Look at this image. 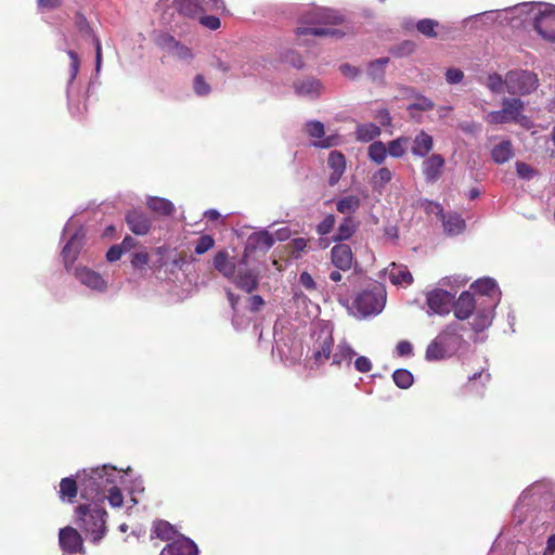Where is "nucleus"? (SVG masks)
<instances>
[{
  "mask_svg": "<svg viewBox=\"0 0 555 555\" xmlns=\"http://www.w3.org/2000/svg\"><path fill=\"white\" fill-rule=\"evenodd\" d=\"M122 476L113 466L104 465L85 472V477L80 479L81 495L87 499H95L100 495L105 498V493L115 483H119Z\"/></svg>",
  "mask_w": 555,
  "mask_h": 555,
  "instance_id": "1",
  "label": "nucleus"
},
{
  "mask_svg": "<svg viewBox=\"0 0 555 555\" xmlns=\"http://www.w3.org/2000/svg\"><path fill=\"white\" fill-rule=\"evenodd\" d=\"M78 526L85 531L89 539L98 543L106 532V512L96 505H80L76 509Z\"/></svg>",
  "mask_w": 555,
  "mask_h": 555,
  "instance_id": "2",
  "label": "nucleus"
},
{
  "mask_svg": "<svg viewBox=\"0 0 555 555\" xmlns=\"http://www.w3.org/2000/svg\"><path fill=\"white\" fill-rule=\"evenodd\" d=\"M461 326L450 324L427 347L426 359L429 361L442 360L455 352L461 344L459 332Z\"/></svg>",
  "mask_w": 555,
  "mask_h": 555,
  "instance_id": "3",
  "label": "nucleus"
},
{
  "mask_svg": "<svg viewBox=\"0 0 555 555\" xmlns=\"http://www.w3.org/2000/svg\"><path fill=\"white\" fill-rule=\"evenodd\" d=\"M159 10L175 9L179 14L188 17H197L207 11H224L223 0H159Z\"/></svg>",
  "mask_w": 555,
  "mask_h": 555,
  "instance_id": "4",
  "label": "nucleus"
},
{
  "mask_svg": "<svg viewBox=\"0 0 555 555\" xmlns=\"http://www.w3.org/2000/svg\"><path fill=\"white\" fill-rule=\"evenodd\" d=\"M386 301V293L380 285H375L371 289L360 293L353 301V309L362 317L378 314Z\"/></svg>",
  "mask_w": 555,
  "mask_h": 555,
  "instance_id": "5",
  "label": "nucleus"
},
{
  "mask_svg": "<svg viewBox=\"0 0 555 555\" xmlns=\"http://www.w3.org/2000/svg\"><path fill=\"white\" fill-rule=\"evenodd\" d=\"M506 92L513 95H527L539 87L538 76L529 70H509L504 77Z\"/></svg>",
  "mask_w": 555,
  "mask_h": 555,
  "instance_id": "6",
  "label": "nucleus"
},
{
  "mask_svg": "<svg viewBox=\"0 0 555 555\" xmlns=\"http://www.w3.org/2000/svg\"><path fill=\"white\" fill-rule=\"evenodd\" d=\"M531 20L535 30L546 40L555 41V7L530 5Z\"/></svg>",
  "mask_w": 555,
  "mask_h": 555,
  "instance_id": "7",
  "label": "nucleus"
},
{
  "mask_svg": "<svg viewBox=\"0 0 555 555\" xmlns=\"http://www.w3.org/2000/svg\"><path fill=\"white\" fill-rule=\"evenodd\" d=\"M455 293L446 291L441 286L429 291L426 294V305L428 314L444 315L450 312V307L454 300Z\"/></svg>",
  "mask_w": 555,
  "mask_h": 555,
  "instance_id": "8",
  "label": "nucleus"
},
{
  "mask_svg": "<svg viewBox=\"0 0 555 555\" xmlns=\"http://www.w3.org/2000/svg\"><path fill=\"white\" fill-rule=\"evenodd\" d=\"M245 260L246 256L242 259V262L237 267V270L231 281L242 291L251 293L258 287L259 273L254 269L243 268L242 264H245Z\"/></svg>",
  "mask_w": 555,
  "mask_h": 555,
  "instance_id": "9",
  "label": "nucleus"
},
{
  "mask_svg": "<svg viewBox=\"0 0 555 555\" xmlns=\"http://www.w3.org/2000/svg\"><path fill=\"white\" fill-rule=\"evenodd\" d=\"M331 261L340 271H349L354 262L351 247L347 244H337L331 250Z\"/></svg>",
  "mask_w": 555,
  "mask_h": 555,
  "instance_id": "10",
  "label": "nucleus"
},
{
  "mask_svg": "<svg viewBox=\"0 0 555 555\" xmlns=\"http://www.w3.org/2000/svg\"><path fill=\"white\" fill-rule=\"evenodd\" d=\"M61 547L69 553H79L82 548V538L80 533L72 528L66 527L60 530L59 534Z\"/></svg>",
  "mask_w": 555,
  "mask_h": 555,
  "instance_id": "11",
  "label": "nucleus"
},
{
  "mask_svg": "<svg viewBox=\"0 0 555 555\" xmlns=\"http://www.w3.org/2000/svg\"><path fill=\"white\" fill-rule=\"evenodd\" d=\"M306 131L308 132V134L310 137L320 139V141H317L313 143V145L317 147L327 149V147L336 145V143H337L336 137L324 138V134H325L324 125L321 121L313 120V121L307 122Z\"/></svg>",
  "mask_w": 555,
  "mask_h": 555,
  "instance_id": "12",
  "label": "nucleus"
},
{
  "mask_svg": "<svg viewBox=\"0 0 555 555\" xmlns=\"http://www.w3.org/2000/svg\"><path fill=\"white\" fill-rule=\"evenodd\" d=\"M444 158L440 154H433L422 164V171L429 182L437 181L442 175Z\"/></svg>",
  "mask_w": 555,
  "mask_h": 555,
  "instance_id": "13",
  "label": "nucleus"
},
{
  "mask_svg": "<svg viewBox=\"0 0 555 555\" xmlns=\"http://www.w3.org/2000/svg\"><path fill=\"white\" fill-rule=\"evenodd\" d=\"M129 229L137 235H145L151 229L150 218L141 211L132 210L126 216Z\"/></svg>",
  "mask_w": 555,
  "mask_h": 555,
  "instance_id": "14",
  "label": "nucleus"
},
{
  "mask_svg": "<svg viewBox=\"0 0 555 555\" xmlns=\"http://www.w3.org/2000/svg\"><path fill=\"white\" fill-rule=\"evenodd\" d=\"M384 275L395 285H410L413 281L412 274L408 268L395 262L384 270Z\"/></svg>",
  "mask_w": 555,
  "mask_h": 555,
  "instance_id": "15",
  "label": "nucleus"
},
{
  "mask_svg": "<svg viewBox=\"0 0 555 555\" xmlns=\"http://www.w3.org/2000/svg\"><path fill=\"white\" fill-rule=\"evenodd\" d=\"M75 275L81 284L91 289L104 291L106 288V282L103 278L92 270L87 268H77Z\"/></svg>",
  "mask_w": 555,
  "mask_h": 555,
  "instance_id": "16",
  "label": "nucleus"
},
{
  "mask_svg": "<svg viewBox=\"0 0 555 555\" xmlns=\"http://www.w3.org/2000/svg\"><path fill=\"white\" fill-rule=\"evenodd\" d=\"M83 236L81 229L76 231L63 248L62 255L66 267L76 260L83 244Z\"/></svg>",
  "mask_w": 555,
  "mask_h": 555,
  "instance_id": "17",
  "label": "nucleus"
},
{
  "mask_svg": "<svg viewBox=\"0 0 555 555\" xmlns=\"http://www.w3.org/2000/svg\"><path fill=\"white\" fill-rule=\"evenodd\" d=\"M166 553L169 555H197V546L192 540L182 537L164 548L160 555H166Z\"/></svg>",
  "mask_w": 555,
  "mask_h": 555,
  "instance_id": "18",
  "label": "nucleus"
},
{
  "mask_svg": "<svg viewBox=\"0 0 555 555\" xmlns=\"http://www.w3.org/2000/svg\"><path fill=\"white\" fill-rule=\"evenodd\" d=\"M476 308V301L469 292H463L454 302V314L459 320L468 319Z\"/></svg>",
  "mask_w": 555,
  "mask_h": 555,
  "instance_id": "19",
  "label": "nucleus"
},
{
  "mask_svg": "<svg viewBox=\"0 0 555 555\" xmlns=\"http://www.w3.org/2000/svg\"><path fill=\"white\" fill-rule=\"evenodd\" d=\"M328 167L333 170L328 178V183L335 185L346 169L345 156L337 151H332L327 159Z\"/></svg>",
  "mask_w": 555,
  "mask_h": 555,
  "instance_id": "20",
  "label": "nucleus"
},
{
  "mask_svg": "<svg viewBox=\"0 0 555 555\" xmlns=\"http://www.w3.org/2000/svg\"><path fill=\"white\" fill-rule=\"evenodd\" d=\"M434 147V139L430 134L421 130L413 140L411 152L418 157H425Z\"/></svg>",
  "mask_w": 555,
  "mask_h": 555,
  "instance_id": "21",
  "label": "nucleus"
},
{
  "mask_svg": "<svg viewBox=\"0 0 555 555\" xmlns=\"http://www.w3.org/2000/svg\"><path fill=\"white\" fill-rule=\"evenodd\" d=\"M295 91L300 96L314 99L320 95L322 86L314 78L298 80L294 83Z\"/></svg>",
  "mask_w": 555,
  "mask_h": 555,
  "instance_id": "22",
  "label": "nucleus"
},
{
  "mask_svg": "<svg viewBox=\"0 0 555 555\" xmlns=\"http://www.w3.org/2000/svg\"><path fill=\"white\" fill-rule=\"evenodd\" d=\"M214 267L218 270L223 276L231 279L234 276L237 267L235 263L229 260V255L225 251H219L214 258Z\"/></svg>",
  "mask_w": 555,
  "mask_h": 555,
  "instance_id": "23",
  "label": "nucleus"
},
{
  "mask_svg": "<svg viewBox=\"0 0 555 555\" xmlns=\"http://www.w3.org/2000/svg\"><path fill=\"white\" fill-rule=\"evenodd\" d=\"M502 107L512 121H518L525 108V103L520 99L505 98L502 101Z\"/></svg>",
  "mask_w": 555,
  "mask_h": 555,
  "instance_id": "24",
  "label": "nucleus"
},
{
  "mask_svg": "<svg viewBox=\"0 0 555 555\" xmlns=\"http://www.w3.org/2000/svg\"><path fill=\"white\" fill-rule=\"evenodd\" d=\"M353 356H356L354 350L347 343L343 341L337 345L333 353V364L337 366L344 363L350 365Z\"/></svg>",
  "mask_w": 555,
  "mask_h": 555,
  "instance_id": "25",
  "label": "nucleus"
},
{
  "mask_svg": "<svg viewBox=\"0 0 555 555\" xmlns=\"http://www.w3.org/2000/svg\"><path fill=\"white\" fill-rule=\"evenodd\" d=\"M444 231L450 235H457L465 229L464 219L456 214H449L442 217Z\"/></svg>",
  "mask_w": 555,
  "mask_h": 555,
  "instance_id": "26",
  "label": "nucleus"
},
{
  "mask_svg": "<svg viewBox=\"0 0 555 555\" xmlns=\"http://www.w3.org/2000/svg\"><path fill=\"white\" fill-rule=\"evenodd\" d=\"M470 287L483 296L494 297L500 295L495 281L490 278L479 279L473 283Z\"/></svg>",
  "mask_w": 555,
  "mask_h": 555,
  "instance_id": "27",
  "label": "nucleus"
},
{
  "mask_svg": "<svg viewBox=\"0 0 555 555\" xmlns=\"http://www.w3.org/2000/svg\"><path fill=\"white\" fill-rule=\"evenodd\" d=\"M146 204L151 210L159 215L170 216L175 211L173 204L170 201L163 197H150Z\"/></svg>",
  "mask_w": 555,
  "mask_h": 555,
  "instance_id": "28",
  "label": "nucleus"
},
{
  "mask_svg": "<svg viewBox=\"0 0 555 555\" xmlns=\"http://www.w3.org/2000/svg\"><path fill=\"white\" fill-rule=\"evenodd\" d=\"M380 134V129L372 122L362 124L357 127L356 138L358 141L369 142Z\"/></svg>",
  "mask_w": 555,
  "mask_h": 555,
  "instance_id": "29",
  "label": "nucleus"
},
{
  "mask_svg": "<svg viewBox=\"0 0 555 555\" xmlns=\"http://www.w3.org/2000/svg\"><path fill=\"white\" fill-rule=\"evenodd\" d=\"M492 158L498 164H503L507 162L513 156L512 144L508 141H503L496 144L492 152Z\"/></svg>",
  "mask_w": 555,
  "mask_h": 555,
  "instance_id": "30",
  "label": "nucleus"
},
{
  "mask_svg": "<svg viewBox=\"0 0 555 555\" xmlns=\"http://www.w3.org/2000/svg\"><path fill=\"white\" fill-rule=\"evenodd\" d=\"M339 22L340 17L337 14L325 9L318 10L311 18L307 20V23L311 24H338Z\"/></svg>",
  "mask_w": 555,
  "mask_h": 555,
  "instance_id": "31",
  "label": "nucleus"
},
{
  "mask_svg": "<svg viewBox=\"0 0 555 555\" xmlns=\"http://www.w3.org/2000/svg\"><path fill=\"white\" fill-rule=\"evenodd\" d=\"M388 63V57H380L371 62L367 67L369 76L375 81H382L385 74V67Z\"/></svg>",
  "mask_w": 555,
  "mask_h": 555,
  "instance_id": "32",
  "label": "nucleus"
},
{
  "mask_svg": "<svg viewBox=\"0 0 555 555\" xmlns=\"http://www.w3.org/2000/svg\"><path fill=\"white\" fill-rule=\"evenodd\" d=\"M297 35H313V36H341V33L334 28H324L318 26H301L297 28Z\"/></svg>",
  "mask_w": 555,
  "mask_h": 555,
  "instance_id": "33",
  "label": "nucleus"
},
{
  "mask_svg": "<svg viewBox=\"0 0 555 555\" xmlns=\"http://www.w3.org/2000/svg\"><path fill=\"white\" fill-rule=\"evenodd\" d=\"M356 228L357 225L351 218H345L337 229L334 241L341 242L349 240L356 232Z\"/></svg>",
  "mask_w": 555,
  "mask_h": 555,
  "instance_id": "34",
  "label": "nucleus"
},
{
  "mask_svg": "<svg viewBox=\"0 0 555 555\" xmlns=\"http://www.w3.org/2000/svg\"><path fill=\"white\" fill-rule=\"evenodd\" d=\"M408 137H399L388 143L387 151L391 157L399 158L402 157L409 145Z\"/></svg>",
  "mask_w": 555,
  "mask_h": 555,
  "instance_id": "35",
  "label": "nucleus"
},
{
  "mask_svg": "<svg viewBox=\"0 0 555 555\" xmlns=\"http://www.w3.org/2000/svg\"><path fill=\"white\" fill-rule=\"evenodd\" d=\"M249 242H253L254 245L258 248L268 250L274 244V236L268 231H260L250 235Z\"/></svg>",
  "mask_w": 555,
  "mask_h": 555,
  "instance_id": "36",
  "label": "nucleus"
},
{
  "mask_svg": "<svg viewBox=\"0 0 555 555\" xmlns=\"http://www.w3.org/2000/svg\"><path fill=\"white\" fill-rule=\"evenodd\" d=\"M360 207V198L357 195H347L339 199L336 208L340 214H352Z\"/></svg>",
  "mask_w": 555,
  "mask_h": 555,
  "instance_id": "37",
  "label": "nucleus"
},
{
  "mask_svg": "<svg viewBox=\"0 0 555 555\" xmlns=\"http://www.w3.org/2000/svg\"><path fill=\"white\" fill-rule=\"evenodd\" d=\"M387 153V147L382 141L373 142L367 149L370 159L378 165L384 163Z\"/></svg>",
  "mask_w": 555,
  "mask_h": 555,
  "instance_id": "38",
  "label": "nucleus"
},
{
  "mask_svg": "<svg viewBox=\"0 0 555 555\" xmlns=\"http://www.w3.org/2000/svg\"><path fill=\"white\" fill-rule=\"evenodd\" d=\"M392 179V172L387 168L383 167L378 169L372 177L373 188L380 191L387 183Z\"/></svg>",
  "mask_w": 555,
  "mask_h": 555,
  "instance_id": "39",
  "label": "nucleus"
},
{
  "mask_svg": "<svg viewBox=\"0 0 555 555\" xmlns=\"http://www.w3.org/2000/svg\"><path fill=\"white\" fill-rule=\"evenodd\" d=\"M60 495L62 499L73 500L77 495V482L73 478H63L60 483Z\"/></svg>",
  "mask_w": 555,
  "mask_h": 555,
  "instance_id": "40",
  "label": "nucleus"
},
{
  "mask_svg": "<svg viewBox=\"0 0 555 555\" xmlns=\"http://www.w3.org/2000/svg\"><path fill=\"white\" fill-rule=\"evenodd\" d=\"M438 25V22L435 20L424 18L416 24V28L424 36L428 38H436L438 36L436 31Z\"/></svg>",
  "mask_w": 555,
  "mask_h": 555,
  "instance_id": "41",
  "label": "nucleus"
},
{
  "mask_svg": "<svg viewBox=\"0 0 555 555\" xmlns=\"http://www.w3.org/2000/svg\"><path fill=\"white\" fill-rule=\"evenodd\" d=\"M154 533L157 538L168 541L173 538L175 530L168 521L159 520L154 525Z\"/></svg>",
  "mask_w": 555,
  "mask_h": 555,
  "instance_id": "42",
  "label": "nucleus"
},
{
  "mask_svg": "<svg viewBox=\"0 0 555 555\" xmlns=\"http://www.w3.org/2000/svg\"><path fill=\"white\" fill-rule=\"evenodd\" d=\"M395 384L402 389L409 388L413 384V375L408 370H397L392 374Z\"/></svg>",
  "mask_w": 555,
  "mask_h": 555,
  "instance_id": "43",
  "label": "nucleus"
},
{
  "mask_svg": "<svg viewBox=\"0 0 555 555\" xmlns=\"http://www.w3.org/2000/svg\"><path fill=\"white\" fill-rule=\"evenodd\" d=\"M286 248L294 258H299L301 253H306L308 249V240L305 237H297L292 240Z\"/></svg>",
  "mask_w": 555,
  "mask_h": 555,
  "instance_id": "44",
  "label": "nucleus"
},
{
  "mask_svg": "<svg viewBox=\"0 0 555 555\" xmlns=\"http://www.w3.org/2000/svg\"><path fill=\"white\" fill-rule=\"evenodd\" d=\"M492 322V311L491 310H483L481 312H478L474 322H473V328L476 332H481L485 328H487Z\"/></svg>",
  "mask_w": 555,
  "mask_h": 555,
  "instance_id": "45",
  "label": "nucleus"
},
{
  "mask_svg": "<svg viewBox=\"0 0 555 555\" xmlns=\"http://www.w3.org/2000/svg\"><path fill=\"white\" fill-rule=\"evenodd\" d=\"M331 347L332 337H327L319 345L318 349L313 353L315 362L321 364L326 361L331 356Z\"/></svg>",
  "mask_w": 555,
  "mask_h": 555,
  "instance_id": "46",
  "label": "nucleus"
},
{
  "mask_svg": "<svg viewBox=\"0 0 555 555\" xmlns=\"http://www.w3.org/2000/svg\"><path fill=\"white\" fill-rule=\"evenodd\" d=\"M486 86L494 93H503L506 91L504 78L498 74L489 75Z\"/></svg>",
  "mask_w": 555,
  "mask_h": 555,
  "instance_id": "47",
  "label": "nucleus"
},
{
  "mask_svg": "<svg viewBox=\"0 0 555 555\" xmlns=\"http://www.w3.org/2000/svg\"><path fill=\"white\" fill-rule=\"evenodd\" d=\"M467 281V278L461 275L446 276L439 281V286L450 287L451 289H457L461 286L465 285ZM454 293H456V291H454Z\"/></svg>",
  "mask_w": 555,
  "mask_h": 555,
  "instance_id": "48",
  "label": "nucleus"
},
{
  "mask_svg": "<svg viewBox=\"0 0 555 555\" xmlns=\"http://www.w3.org/2000/svg\"><path fill=\"white\" fill-rule=\"evenodd\" d=\"M486 121L491 125L506 124L512 122L505 111L502 108L500 111H493L486 115Z\"/></svg>",
  "mask_w": 555,
  "mask_h": 555,
  "instance_id": "49",
  "label": "nucleus"
},
{
  "mask_svg": "<svg viewBox=\"0 0 555 555\" xmlns=\"http://www.w3.org/2000/svg\"><path fill=\"white\" fill-rule=\"evenodd\" d=\"M107 493L108 494L106 498L113 507H120L122 505L124 496L120 490L118 489V483H115L111 488H108Z\"/></svg>",
  "mask_w": 555,
  "mask_h": 555,
  "instance_id": "50",
  "label": "nucleus"
},
{
  "mask_svg": "<svg viewBox=\"0 0 555 555\" xmlns=\"http://www.w3.org/2000/svg\"><path fill=\"white\" fill-rule=\"evenodd\" d=\"M215 241L210 235H203L198 238L195 245V253L197 255H203L214 247Z\"/></svg>",
  "mask_w": 555,
  "mask_h": 555,
  "instance_id": "51",
  "label": "nucleus"
},
{
  "mask_svg": "<svg viewBox=\"0 0 555 555\" xmlns=\"http://www.w3.org/2000/svg\"><path fill=\"white\" fill-rule=\"evenodd\" d=\"M335 216L327 215L317 227V232L320 235L328 234L335 225Z\"/></svg>",
  "mask_w": 555,
  "mask_h": 555,
  "instance_id": "52",
  "label": "nucleus"
},
{
  "mask_svg": "<svg viewBox=\"0 0 555 555\" xmlns=\"http://www.w3.org/2000/svg\"><path fill=\"white\" fill-rule=\"evenodd\" d=\"M194 91L197 95L204 96L210 92V86L206 82L202 75H196L194 78Z\"/></svg>",
  "mask_w": 555,
  "mask_h": 555,
  "instance_id": "53",
  "label": "nucleus"
},
{
  "mask_svg": "<svg viewBox=\"0 0 555 555\" xmlns=\"http://www.w3.org/2000/svg\"><path fill=\"white\" fill-rule=\"evenodd\" d=\"M516 171L520 178L526 180H531L535 176L533 168L522 162L516 163Z\"/></svg>",
  "mask_w": 555,
  "mask_h": 555,
  "instance_id": "54",
  "label": "nucleus"
},
{
  "mask_svg": "<svg viewBox=\"0 0 555 555\" xmlns=\"http://www.w3.org/2000/svg\"><path fill=\"white\" fill-rule=\"evenodd\" d=\"M464 78V74L459 68H449L446 72V80L450 85L459 83Z\"/></svg>",
  "mask_w": 555,
  "mask_h": 555,
  "instance_id": "55",
  "label": "nucleus"
},
{
  "mask_svg": "<svg viewBox=\"0 0 555 555\" xmlns=\"http://www.w3.org/2000/svg\"><path fill=\"white\" fill-rule=\"evenodd\" d=\"M170 53L173 56L182 60L190 59L192 56L191 50L188 47L182 46L180 42H178L175 48L170 50Z\"/></svg>",
  "mask_w": 555,
  "mask_h": 555,
  "instance_id": "56",
  "label": "nucleus"
},
{
  "mask_svg": "<svg viewBox=\"0 0 555 555\" xmlns=\"http://www.w3.org/2000/svg\"><path fill=\"white\" fill-rule=\"evenodd\" d=\"M198 17H199L201 24L211 30L218 29L221 25L220 20L214 15L202 16V14H201Z\"/></svg>",
  "mask_w": 555,
  "mask_h": 555,
  "instance_id": "57",
  "label": "nucleus"
},
{
  "mask_svg": "<svg viewBox=\"0 0 555 555\" xmlns=\"http://www.w3.org/2000/svg\"><path fill=\"white\" fill-rule=\"evenodd\" d=\"M354 367L360 373H367L372 369L371 360L366 357H358L354 361Z\"/></svg>",
  "mask_w": 555,
  "mask_h": 555,
  "instance_id": "58",
  "label": "nucleus"
},
{
  "mask_svg": "<svg viewBox=\"0 0 555 555\" xmlns=\"http://www.w3.org/2000/svg\"><path fill=\"white\" fill-rule=\"evenodd\" d=\"M69 59H70V72H72V78L74 79L79 70V56L76 52L69 50L67 52Z\"/></svg>",
  "mask_w": 555,
  "mask_h": 555,
  "instance_id": "59",
  "label": "nucleus"
},
{
  "mask_svg": "<svg viewBox=\"0 0 555 555\" xmlns=\"http://www.w3.org/2000/svg\"><path fill=\"white\" fill-rule=\"evenodd\" d=\"M248 304H249V309L253 312H257L263 307L264 300L259 295H253L248 298Z\"/></svg>",
  "mask_w": 555,
  "mask_h": 555,
  "instance_id": "60",
  "label": "nucleus"
},
{
  "mask_svg": "<svg viewBox=\"0 0 555 555\" xmlns=\"http://www.w3.org/2000/svg\"><path fill=\"white\" fill-rule=\"evenodd\" d=\"M149 259H150V257H149L147 253H144V251L135 253L132 257L131 263L134 267H143L149 262Z\"/></svg>",
  "mask_w": 555,
  "mask_h": 555,
  "instance_id": "61",
  "label": "nucleus"
},
{
  "mask_svg": "<svg viewBox=\"0 0 555 555\" xmlns=\"http://www.w3.org/2000/svg\"><path fill=\"white\" fill-rule=\"evenodd\" d=\"M300 284L307 289H315V282L310 273L302 272L299 276Z\"/></svg>",
  "mask_w": 555,
  "mask_h": 555,
  "instance_id": "62",
  "label": "nucleus"
},
{
  "mask_svg": "<svg viewBox=\"0 0 555 555\" xmlns=\"http://www.w3.org/2000/svg\"><path fill=\"white\" fill-rule=\"evenodd\" d=\"M122 253V248L119 245H114L108 249L106 258L111 262L117 261L118 259H120Z\"/></svg>",
  "mask_w": 555,
  "mask_h": 555,
  "instance_id": "63",
  "label": "nucleus"
},
{
  "mask_svg": "<svg viewBox=\"0 0 555 555\" xmlns=\"http://www.w3.org/2000/svg\"><path fill=\"white\" fill-rule=\"evenodd\" d=\"M340 72L343 73L344 76L351 79L356 78L360 73V70L357 67L350 64H343L340 66Z\"/></svg>",
  "mask_w": 555,
  "mask_h": 555,
  "instance_id": "64",
  "label": "nucleus"
}]
</instances>
